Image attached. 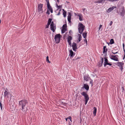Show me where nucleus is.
Masks as SVG:
<instances>
[{"instance_id":"nucleus-2","label":"nucleus","mask_w":125,"mask_h":125,"mask_svg":"<svg viewBox=\"0 0 125 125\" xmlns=\"http://www.w3.org/2000/svg\"><path fill=\"white\" fill-rule=\"evenodd\" d=\"M85 26L81 23H79L78 26V31L79 33L81 34L84 30Z\"/></svg>"},{"instance_id":"nucleus-57","label":"nucleus","mask_w":125,"mask_h":125,"mask_svg":"<svg viewBox=\"0 0 125 125\" xmlns=\"http://www.w3.org/2000/svg\"><path fill=\"white\" fill-rule=\"evenodd\" d=\"M85 8H84V9H83V10L84 11V10H85Z\"/></svg>"},{"instance_id":"nucleus-24","label":"nucleus","mask_w":125,"mask_h":125,"mask_svg":"<svg viewBox=\"0 0 125 125\" xmlns=\"http://www.w3.org/2000/svg\"><path fill=\"white\" fill-rule=\"evenodd\" d=\"M78 41H79V42H80L81 41V39L82 38V36H81V35L80 34H78Z\"/></svg>"},{"instance_id":"nucleus-22","label":"nucleus","mask_w":125,"mask_h":125,"mask_svg":"<svg viewBox=\"0 0 125 125\" xmlns=\"http://www.w3.org/2000/svg\"><path fill=\"white\" fill-rule=\"evenodd\" d=\"M106 46H104L103 47V52L104 53L105 52H106L107 51V49L106 48Z\"/></svg>"},{"instance_id":"nucleus-41","label":"nucleus","mask_w":125,"mask_h":125,"mask_svg":"<svg viewBox=\"0 0 125 125\" xmlns=\"http://www.w3.org/2000/svg\"><path fill=\"white\" fill-rule=\"evenodd\" d=\"M46 13L48 14V15H49L50 14V12L48 10H47L46 12Z\"/></svg>"},{"instance_id":"nucleus-58","label":"nucleus","mask_w":125,"mask_h":125,"mask_svg":"<svg viewBox=\"0 0 125 125\" xmlns=\"http://www.w3.org/2000/svg\"><path fill=\"white\" fill-rule=\"evenodd\" d=\"M123 49H124V52H125V49H124V48H123Z\"/></svg>"},{"instance_id":"nucleus-52","label":"nucleus","mask_w":125,"mask_h":125,"mask_svg":"<svg viewBox=\"0 0 125 125\" xmlns=\"http://www.w3.org/2000/svg\"><path fill=\"white\" fill-rule=\"evenodd\" d=\"M110 1V0H104V1Z\"/></svg>"},{"instance_id":"nucleus-14","label":"nucleus","mask_w":125,"mask_h":125,"mask_svg":"<svg viewBox=\"0 0 125 125\" xmlns=\"http://www.w3.org/2000/svg\"><path fill=\"white\" fill-rule=\"evenodd\" d=\"M89 86L87 84H84L83 86L82 87V89L84 88H85L86 90L87 91H88L89 89Z\"/></svg>"},{"instance_id":"nucleus-46","label":"nucleus","mask_w":125,"mask_h":125,"mask_svg":"<svg viewBox=\"0 0 125 125\" xmlns=\"http://www.w3.org/2000/svg\"><path fill=\"white\" fill-rule=\"evenodd\" d=\"M102 25H100L99 26V30H100V29H101V28L102 27Z\"/></svg>"},{"instance_id":"nucleus-53","label":"nucleus","mask_w":125,"mask_h":125,"mask_svg":"<svg viewBox=\"0 0 125 125\" xmlns=\"http://www.w3.org/2000/svg\"><path fill=\"white\" fill-rule=\"evenodd\" d=\"M123 48H124V43H123Z\"/></svg>"},{"instance_id":"nucleus-55","label":"nucleus","mask_w":125,"mask_h":125,"mask_svg":"<svg viewBox=\"0 0 125 125\" xmlns=\"http://www.w3.org/2000/svg\"><path fill=\"white\" fill-rule=\"evenodd\" d=\"M125 55L123 58V60H124L125 59Z\"/></svg>"},{"instance_id":"nucleus-50","label":"nucleus","mask_w":125,"mask_h":125,"mask_svg":"<svg viewBox=\"0 0 125 125\" xmlns=\"http://www.w3.org/2000/svg\"><path fill=\"white\" fill-rule=\"evenodd\" d=\"M51 13H53V10L52 9L50 11Z\"/></svg>"},{"instance_id":"nucleus-37","label":"nucleus","mask_w":125,"mask_h":125,"mask_svg":"<svg viewBox=\"0 0 125 125\" xmlns=\"http://www.w3.org/2000/svg\"><path fill=\"white\" fill-rule=\"evenodd\" d=\"M68 21L69 23L71 22V18H67Z\"/></svg>"},{"instance_id":"nucleus-10","label":"nucleus","mask_w":125,"mask_h":125,"mask_svg":"<svg viewBox=\"0 0 125 125\" xmlns=\"http://www.w3.org/2000/svg\"><path fill=\"white\" fill-rule=\"evenodd\" d=\"M67 31V26L66 24H63L62 27V33H64L65 31Z\"/></svg>"},{"instance_id":"nucleus-48","label":"nucleus","mask_w":125,"mask_h":125,"mask_svg":"<svg viewBox=\"0 0 125 125\" xmlns=\"http://www.w3.org/2000/svg\"><path fill=\"white\" fill-rule=\"evenodd\" d=\"M80 58V57H77L75 59V60H77V59H79Z\"/></svg>"},{"instance_id":"nucleus-8","label":"nucleus","mask_w":125,"mask_h":125,"mask_svg":"<svg viewBox=\"0 0 125 125\" xmlns=\"http://www.w3.org/2000/svg\"><path fill=\"white\" fill-rule=\"evenodd\" d=\"M70 35H71V34H70ZM72 39V37L71 36H69V35L68 38V40L67 42L69 43V45L70 46H71L72 43L71 42V41Z\"/></svg>"},{"instance_id":"nucleus-3","label":"nucleus","mask_w":125,"mask_h":125,"mask_svg":"<svg viewBox=\"0 0 125 125\" xmlns=\"http://www.w3.org/2000/svg\"><path fill=\"white\" fill-rule=\"evenodd\" d=\"M4 96L6 99L10 98H11V94L10 93L8 92L7 90H6L4 92Z\"/></svg>"},{"instance_id":"nucleus-33","label":"nucleus","mask_w":125,"mask_h":125,"mask_svg":"<svg viewBox=\"0 0 125 125\" xmlns=\"http://www.w3.org/2000/svg\"><path fill=\"white\" fill-rule=\"evenodd\" d=\"M0 107L1 110H3L2 109V105L1 102H0Z\"/></svg>"},{"instance_id":"nucleus-19","label":"nucleus","mask_w":125,"mask_h":125,"mask_svg":"<svg viewBox=\"0 0 125 125\" xmlns=\"http://www.w3.org/2000/svg\"><path fill=\"white\" fill-rule=\"evenodd\" d=\"M104 67H105L106 65H107V64L108 63V61L107 59L104 58Z\"/></svg>"},{"instance_id":"nucleus-12","label":"nucleus","mask_w":125,"mask_h":125,"mask_svg":"<svg viewBox=\"0 0 125 125\" xmlns=\"http://www.w3.org/2000/svg\"><path fill=\"white\" fill-rule=\"evenodd\" d=\"M43 4H39L38 7V11H42V7H43Z\"/></svg>"},{"instance_id":"nucleus-54","label":"nucleus","mask_w":125,"mask_h":125,"mask_svg":"<svg viewBox=\"0 0 125 125\" xmlns=\"http://www.w3.org/2000/svg\"><path fill=\"white\" fill-rule=\"evenodd\" d=\"M68 119V118H67V117L65 119H66V121H67V119Z\"/></svg>"},{"instance_id":"nucleus-11","label":"nucleus","mask_w":125,"mask_h":125,"mask_svg":"<svg viewBox=\"0 0 125 125\" xmlns=\"http://www.w3.org/2000/svg\"><path fill=\"white\" fill-rule=\"evenodd\" d=\"M47 2V6L48 10L49 11L52 9V8L50 4L49 0H46Z\"/></svg>"},{"instance_id":"nucleus-32","label":"nucleus","mask_w":125,"mask_h":125,"mask_svg":"<svg viewBox=\"0 0 125 125\" xmlns=\"http://www.w3.org/2000/svg\"><path fill=\"white\" fill-rule=\"evenodd\" d=\"M90 83L91 84V86H92L93 85V80H90Z\"/></svg>"},{"instance_id":"nucleus-34","label":"nucleus","mask_w":125,"mask_h":125,"mask_svg":"<svg viewBox=\"0 0 125 125\" xmlns=\"http://www.w3.org/2000/svg\"><path fill=\"white\" fill-rule=\"evenodd\" d=\"M57 8H58V9H57V10H58L59 9L61 8V6L60 5H57Z\"/></svg>"},{"instance_id":"nucleus-15","label":"nucleus","mask_w":125,"mask_h":125,"mask_svg":"<svg viewBox=\"0 0 125 125\" xmlns=\"http://www.w3.org/2000/svg\"><path fill=\"white\" fill-rule=\"evenodd\" d=\"M90 78L89 76L88 75H85L84 76V80L86 81H88Z\"/></svg>"},{"instance_id":"nucleus-26","label":"nucleus","mask_w":125,"mask_h":125,"mask_svg":"<svg viewBox=\"0 0 125 125\" xmlns=\"http://www.w3.org/2000/svg\"><path fill=\"white\" fill-rule=\"evenodd\" d=\"M68 15L67 17V18H71V16H72L71 13V12H68Z\"/></svg>"},{"instance_id":"nucleus-7","label":"nucleus","mask_w":125,"mask_h":125,"mask_svg":"<svg viewBox=\"0 0 125 125\" xmlns=\"http://www.w3.org/2000/svg\"><path fill=\"white\" fill-rule=\"evenodd\" d=\"M116 56H118V55H116L115 56L113 55H110V57L112 60H113L116 61H118V58Z\"/></svg>"},{"instance_id":"nucleus-5","label":"nucleus","mask_w":125,"mask_h":125,"mask_svg":"<svg viewBox=\"0 0 125 125\" xmlns=\"http://www.w3.org/2000/svg\"><path fill=\"white\" fill-rule=\"evenodd\" d=\"M81 94L84 96L85 100H89V98L88 95L85 92H83Z\"/></svg>"},{"instance_id":"nucleus-4","label":"nucleus","mask_w":125,"mask_h":125,"mask_svg":"<svg viewBox=\"0 0 125 125\" xmlns=\"http://www.w3.org/2000/svg\"><path fill=\"white\" fill-rule=\"evenodd\" d=\"M61 35L60 34H56L55 36L54 39L55 42L57 43H59L60 41Z\"/></svg>"},{"instance_id":"nucleus-18","label":"nucleus","mask_w":125,"mask_h":125,"mask_svg":"<svg viewBox=\"0 0 125 125\" xmlns=\"http://www.w3.org/2000/svg\"><path fill=\"white\" fill-rule=\"evenodd\" d=\"M77 16L79 17V19L80 21H83L82 16L81 13H79V14L77 15Z\"/></svg>"},{"instance_id":"nucleus-51","label":"nucleus","mask_w":125,"mask_h":125,"mask_svg":"<svg viewBox=\"0 0 125 125\" xmlns=\"http://www.w3.org/2000/svg\"><path fill=\"white\" fill-rule=\"evenodd\" d=\"M71 32H72V31H71V30H70V31H69V33H70V34H71Z\"/></svg>"},{"instance_id":"nucleus-40","label":"nucleus","mask_w":125,"mask_h":125,"mask_svg":"<svg viewBox=\"0 0 125 125\" xmlns=\"http://www.w3.org/2000/svg\"><path fill=\"white\" fill-rule=\"evenodd\" d=\"M50 25L47 24L45 28H48L49 27V26Z\"/></svg>"},{"instance_id":"nucleus-21","label":"nucleus","mask_w":125,"mask_h":125,"mask_svg":"<svg viewBox=\"0 0 125 125\" xmlns=\"http://www.w3.org/2000/svg\"><path fill=\"white\" fill-rule=\"evenodd\" d=\"M70 54L69 55V56H70L71 57H73L74 56V53L73 52L72 50H70Z\"/></svg>"},{"instance_id":"nucleus-16","label":"nucleus","mask_w":125,"mask_h":125,"mask_svg":"<svg viewBox=\"0 0 125 125\" xmlns=\"http://www.w3.org/2000/svg\"><path fill=\"white\" fill-rule=\"evenodd\" d=\"M116 8V6H113L112 7L108 9L107 11L110 12L113 10L115 8Z\"/></svg>"},{"instance_id":"nucleus-38","label":"nucleus","mask_w":125,"mask_h":125,"mask_svg":"<svg viewBox=\"0 0 125 125\" xmlns=\"http://www.w3.org/2000/svg\"><path fill=\"white\" fill-rule=\"evenodd\" d=\"M54 24L53 21H52L51 22V24L50 25V26H54Z\"/></svg>"},{"instance_id":"nucleus-56","label":"nucleus","mask_w":125,"mask_h":125,"mask_svg":"<svg viewBox=\"0 0 125 125\" xmlns=\"http://www.w3.org/2000/svg\"><path fill=\"white\" fill-rule=\"evenodd\" d=\"M57 1L58 2H59V0H57Z\"/></svg>"},{"instance_id":"nucleus-47","label":"nucleus","mask_w":125,"mask_h":125,"mask_svg":"<svg viewBox=\"0 0 125 125\" xmlns=\"http://www.w3.org/2000/svg\"><path fill=\"white\" fill-rule=\"evenodd\" d=\"M107 65H109V66H111L112 65L111 63H110L108 62L107 63Z\"/></svg>"},{"instance_id":"nucleus-44","label":"nucleus","mask_w":125,"mask_h":125,"mask_svg":"<svg viewBox=\"0 0 125 125\" xmlns=\"http://www.w3.org/2000/svg\"><path fill=\"white\" fill-rule=\"evenodd\" d=\"M84 41L86 43V45H87V40H86V39H84Z\"/></svg>"},{"instance_id":"nucleus-17","label":"nucleus","mask_w":125,"mask_h":125,"mask_svg":"<svg viewBox=\"0 0 125 125\" xmlns=\"http://www.w3.org/2000/svg\"><path fill=\"white\" fill-rule=\"evenodd\" d=\"M50 29L53 32H54L56 29V27L54 26H50Z\"/></svg>"},{"instance_id":"nucleus-35","label":"nucleus","mask_w":125,"mask_h":125,"mask_svg":"<svg viewBox=\"0 0 125 125\" xmlns=\"http://www.w3.org/2000/svg\"><path fill=\"white\" fill-rule=\"evenodd\" d=\"M104 62V59L103 58H102L101 59V61L100 62H101V63H103Z\"/></svg>"},{"instance_id":"nucleus-30","label":"nucleus","mask_w":125,"mask_h":125,"mask_svg":"<svg viewBox=\"0 0 125 125\" xmlns=\"http://www.w3.org/2000/svg\"><path fill=\"white\" fill-rule=\"evenodd\" d=\"M102 64H103L102 63H101V62H99V63L98 64V66L99 67H100L102 66Z\"/></svg>"},{"instance_id":"nucleus-1","label":"nucleus","mask_w":125,"mask_h":125,"mask_svg":"<svg viewBox=\"0 0 125 125\" xmlns=\"http://www.w3.org/2000/svg\"><path fill=\"white\" fill-rule=\"evenodd\" d=\"M28 103V101L25 99L22 100L19 102V106L21 107V110L24 113H25V111L23 110L24 107Z\"/></svg>"},{"instance_id":"nucleus-9","label":"nucleus","mask_w":125,"mask_h":125,"mask_svg":"<svg viewBox=\"0 0 125 125\" xmlns=\"http://www.w3.org/2000/svg\"><path fill=\"white\" fill-rule=\"evenodd\" d=\"M121 11L120 12V15L123 17L124 16L125 13V10L124 9V7L123 6L122 8L121 9Z\"/></svg>"},{"instance_id":"nucleus-43","label":"nucleus","mask_w":125,"mask_h":125,"mask_svg":"<svg viewBox=\"0 0 125 125\" xmlns=\"http://www.w3.org/2000/svg\"><path fill=\"white\" fill-rule=\"evenodd\" d=\"M119 0H110V1L113 2L114 1H116Z\"/></svg>"},{"instance_id":"nucleus-6","label":"nucleus","mask_w":125,"mask_h":125,"mask_svg":"<svg viewBox=\"0 0 125 125\" xmlns=\"http://www.w3.org/2000/svg\"><path fill=\"white\" fill-rule=\"evenodd\" d=\"M117 65L120 67V68L122 71L123 69V66H124V63L121 62H118L117 63Z\"/></svg>"},{"instance_id":"nucleus-36","label":"nucleus","mask_w":125,"mask_h":125,"mask_svg":"<svg viewBox=\"0 0 125 125\" xmlns=\"http://www.w3.org/2000/svg\"><path fill=\"white\" fill-rule=\"evenodd\" d=\"M68 119H70V120L71 121V122L72 121V118H71V116H69L68 117Z\"/></svg>"},{"instance_id":"nucleus-28","label":"nucleus","mask_w":125,"mask_h":125,"mask_svg":"<svg viewBox=\"0 0 125 125\" xmlns=\"http://www.w3.org/2000/svg\"><path fill=\"white\" fill-rule=\"evenodd\" d=\"M87 33L86 32H83V37L84 38H85L86 36Z\"/></svg>"},{"instance_id":"nucleus-25","label":"nucleus","mask_w":125,"mask_h":125,"mask_svg":"<svg viewBox=\"0 0 125 125\" xmlns=\"http://www.w3.org/2000/svg\"><path fill=\"white\" fill-rule=\"evenodd\" d=\"M114 39H112L110 40V44H114Z\"/></svg>"},{"instance_id":"nucleus-29","label":"nucleus","mask_w":125,"mask_h":125,"mask_svg":"<svg viewBox=\"0 0 125 125\" xmlns=\"http://www.w3.org/2000/svg\"><path fill=\"white\" fill-rule=\"evenodd\" d=\"M104 0H98L97 1V2L99 3H102L104 2Z\"/></svg>"},{"instance_id":"nucleus-39","label":"nucleus","mask_w":125,"mask_h":125,"mask_svg":"<svg viewBox=\"0 0 125 125\" xmlns=\"http://www.w3.org/2000/svg\"><path fill=\"white\" fill-rule=\"evenodd\" d=\"M88 100H85V105H86L87 104Z\"/></svg>"},{"instance_id":"nucleus-31","label":"nucleus","mask_w":125,"mask_h":125,"mask_svg":"<svg viewBox=\"0 0 125 125\" xmlns=\"http://www.w3.org/2000/svg\"><path fill=\"white\" fill-rule=\"evenodd\" d=\"M46 61L47 62L49 63H50V62L49 61V57L48 56L46 57Z\"/></svg>"},{"instance_id":"nucleus-13","label":"nucleus","mask_w":125,"mask_h":125,"mask_svg":"<svg viewBox=\"0 0 125 125\" xmlns=\"http://www.w3.org/2000/svg\"><path fill=\"white\" fill-rule=\"evenodd\" d=\"M72 47L73 51H76V49H77V46L76 45V44L74 42H73L72 44Z\"/></svg>"},{"instance_id":"nucleus-49","label":"nucleus","mask_w":125,"mask_h":125,"mask_svg":"<svg viewBox=\"0 0 125 125\" xmlns=\"http://www.w3.org/2000/svg\"><path fill=\"white\" fill-rule=\"evenodd\" d=\"M112 52V53H113V54H115L117 53V52Z\"/></svg>"},{"instance_id":"nucleus-45","label":"nucleus","mask_w":125,"mask_h":125,"mask_svg":"<svg viewBox=\"0 0 125 125\" xmlns=\"http://www.w3.org/2000/svg\"><path fill=\"white\" fill-rule=\"evenodd\" d=\"M112 23H113V22L112 21H111L109 25L110 26H111L112 25Z\"/></svg>"},{"instance_id":"nucleus-20","label":"nucleus","mask_w":125,"mask_h":125,"mask_svg":"<svg viewBox=\"0 0 125 125\" xmlns=\"http://www.w3.org/2000/svg\"><path fill=\"white\" fill-rule=\"evenodd\" d=\"M94 111H93V114L94 115V116L96 115V113L97 109L95 107H94L93 108Z\"/></svg>"},{"instance_id":"nucleus-27","label":"nucleus","mask_w":125,"mask_h":125,"mask_svg":"<svg viewBox=\"0 0 125 125\" xmlns=\"http://www.w3.org/2000/svg\"><path fill=\"white\" fill-rule=\"evenodd\" d=\"M52 20V19H51V18L49 19L48 21L47 24H48L50 25V23H51V22Z\"/></svg>"},{"instance_id":"nucleus-23","label":"nucleus","mask_w":125,"mask_h":125,"mask_svg":"<svg viewBox=\"0 0 125 125\" xmlns=\"http://www.w3.org/2000/svg\"><path fill=\"white\" fill-rule=\"evenodd\" d=\"M62 10L63 11V16L64 17H65L66 16V12L65 11V10H64V9H62Z\"/></svg>"},{"instance_id":"nucleus-42","label":"nucleus","mask_w":125,"mask_h":125,"mask_svg":"<svg viewBox=\"0 0 125 125\" xmlns=\"http://www.w3.org/2000/svg\"><path fill=\"white\" fill-rule=\"evenodd\" d=\"M61 9H60L59 10V12L57 14V15H60V11H61Z\"/></svg>"}]
</instances>
